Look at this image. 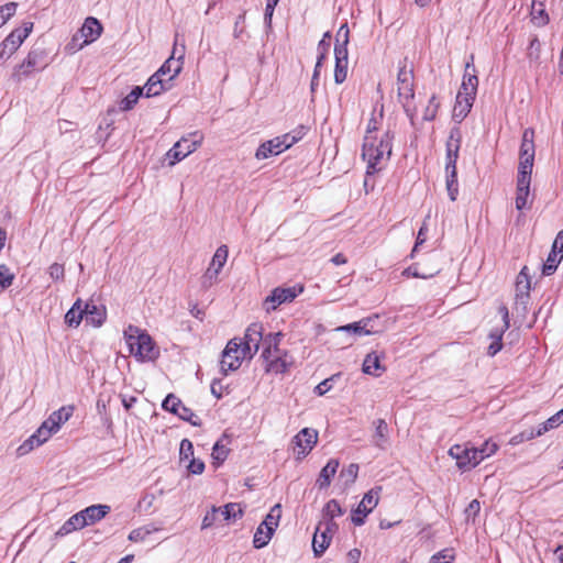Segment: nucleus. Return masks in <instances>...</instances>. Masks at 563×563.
Returning a JSON list of instances; mask_svg holds the SVG:
<instances>
[{"label":"nucleus","mask_w":563,"mask_h":563,"mask_svg":"<svg viewBox=\"0 0 563 563\" xmlns=\"http://www.w3.org/2000/svg\"><path fill=\"white\" fill-rule=\"evenodd\" d=\"M394 133L384 128V107L374 109L366 124L362 158L366 162V174L374 175L380 172L390 159L393 153Z\"/></svg>","instance_id":"nucleus-1"},{"label":"nucleus","mask_w":563,"mask_h":563,"mask_svg":"<svg viewBox=\"0 0 563 563\" xmlns=\"http://www.w3.org/2000/svg\"><path fill=\"white\" fill-rule=\"evenodd\" d=\"M416 77L413 65L407 58L398 64L396 78L397 100L409 118L412 125L419 119V109L415 102Z\"/></svg>","instance_id":"nucleus-2"},{"label":"nucleus","mask_w":563,"mask_h":563,"mask_svg":"<svg viewBox=\"0 0 563 563\" xmlns=\"http://www.w3.org/2000/svg\"><path fill=\"white\" fill-rule=\"evenodd\" d=\"M282 338V332L269 333L264 338L261 356L264 361V369L268 374H285L294 365V358L289 352L279 347Z\"/></svg>","instance_id":"nucleus-3"},{"label":"nucleus","mask_w":563,"mask_h":563,"mask_svg":"<svg viewBox=\"0 0 563 563\" xmlns=\"http://www.w3.org/2000/svg\"><path fill=\"white\" fill-rule=\"evenodd\" d=\"M477 70L474 65V56L471 55L470 62L466 63L462 84L456 96L453 109V118L462 121L470 113L478 88Z\"/></svg>","instance_id":"nucleus-4"},{"label":"nucleus","mask_w":563,"mask_h":563,"mask_svg":"<svg viewBox=\"0 0 563 563\" xmlns=\"http://www.w3.org/2000/svg\"><path fill=\"white\" fill-rule=\"evenodd\" d=\"M461 144V130L459 128L451 129L445 143V178L446 190L452 201H455L459 195L456 162L459 159Z\"/></svg>","instance_id":"nucleus-5"},{"label":"nucleus","mask_w":563,"mask_h":563,"mask_svg":"<svg viewBox=\"0 0 563 563\" xmlns=\"http://www.w3.org/2000/svg\"><path fill=\"white\" fill-rule=\"evenodd\" d=\"M123 335L129 346L130 354L136 360L145 362L154 361L157 357L158 351L155 346V342L145 330H142L136 325L129 324L125 328Z\"/></svg>","instance_id":"nucleus-6"},{"label":"nucleus","mask_w":563,"mask_h":563,"mask_svg":"<svg viewBox=\"0 0 563 563\" xmlns=\"http://www.w3.org/2000/svg\"><path fill=\"white\" fill-rule=\"evenodd\" d=\"M536 144H534V130L527 128L522 132V139L519 150V166L518 175L531 177L534 165Z\"/></svg>","instance_id":"nucleus-7"},{"label":"nucleus","mask_w":563,"mask_h":563,"mask_svg":"<svg viewBox=\"0 0 563 563\" xmlns=\"http://www.w3.org/2000/svg\"><path fill=\"white\" fill-rule=\"evenodd\" d=\"M246 358L251 360L252 357L243 350L241 338H233L227 343L222 352L221 371L225 374L236 371Z\"/></svg>","instance_id":"nucleus-8"},{"label":"nucleus","mask_w":563,"mask_h":563,"mask_svg":"<svg viewBox=\"0 0 563 563\" xmlns=\"http://www.w3.org/2000/svg\"><path fill=\"white\" fill-rule=\"evenodd\" d=\"M449 455L455 460L456 466L463 472L474 468L483 461V455L477 453V448L468 442L452 445Z\"/></svg>","instance_id":"nucleus-9"},{"label":"nucleus","mask_w":563,"mask_h":563,"mask_svg":"<svg viewBox=\"0 0 563 563\" xmlns=\"http://www.w3.org/2000/svg\"><path fill=\"white\" fill-rule=\"evenodd\" d=\"M303 290L305 287L301 284L290 287H276L263 301V308L266 312H272L280 305L294 301Z\"/></svg>","instance_id":"nucleus-10"},{"label":"nucleus","mask_w":563,"mask_h":563,"mask_svg":"<svg viewBox=\"0 0 563 563\" xmlns=\"http://www.w3.org/2000/svg\"><path fill=\"white\" fill-rule=\"evenodd\" d=\"M203 139V134L199 131H195L186 136H183L167 153V156L173 158L170 165L180 162L194 153L202 144Z\"/></svg>","instance_id":"nucleus-11"},{"label":"nucleus","mask_w":563,"mask_h":563,"mask_svg":"<svg viewBox=\"0 0 563 563\" xmlns=\"http://www.w3.org/2000/svg\"><path fill=\"white\" fill-rule=\"evenodd\" d=\"M33 22H23L22 27L14 29L0 44V59L11 57L33 31Z\"/></svg>","instance_id":"nucleus-12"},{"label":"nucleus","mask_w":563,"mask_h":563,"mask_svg":"<svg viewBox=\"0 0 563 563\" xmlns=\"http://www.w3.org/2000/svg\"><path fill=\"white\" fill-rule=\"evenodd\" d=\"M318 431L312 428L301 429L291 440V451L296 460L305 459L318 443Z\"/></svg>","instance_id":"nucleus-13"},{"label":"nucleus","mask_w":563,"mask_h":563,"mask_svg":"<svg viewBox=\"0 0 563 563\" xmlns=\"http://www.w3.org/2000/svg\"><path fill=\"white\" fill-rule=\"evenodd\" d=\"M339 526L336 522L320 521L312 538V550L316 558H320L329 548Z\"/></svg>","instance_id":"nucleus-14"},{"label":"nucleus","mask_w":563,"mask_h":563,"mask_svg":"<svg viewBox=\"0 0 563 563\" xmlns=\"http://www.w3.org/2000/svg\"><path fill=\"white\" fill-rule=\"evenodd\" d=\"M228 256L229 250L227 245H221L216 250L207 271L201 277L202 287L209 288L217 283L218 275L225 265Z\"/></svg>","instance_id":"nucleus-15"},{"label":"nucleus","mask_w":563,"mask_h":563,"mask_svg":"<svg viewBox=\"0 0 563 563\" xmlns=\"http://www.w3.org/2000/svg\"><path fill=\"white\" fill-rule=\"evenodd\" d=\"M162 407L164 410L169 411L180 419L190 422L192 426H199V417L188 407H186L181 400L174 394H168L164 399Z\"/></svg>","instance_id":"nucleus-16"},{"label":"nucleus","mask_w":563,"mask_h":563,"mask_svg":"<svg viewBox=\"0 0 563 563\" xmlns=\"http://www.w3.org/2000/svg\"><path fill=\"white\" fill-rule=\"evenodd\" d=\"M343 29H345L344 42L342 44H336L334 47V55H335L334 81L336 84L344 82L347 77L349 59H347L346 44H347L349 29L346 27V25L341 26L339 34L341 33V31Z\"/></svg>","instance_id":"nucleus-17"},{"label":"nucleus","mask_w":563,"mask_h":563,"mask_svg":"<svg viewBox=\"0 0 563 563\" xmlns=\"http://www.w3.org/2000/svg\"><path fill=\"white\" fill-rule=\"evenodd\" d=\"M382 487H376L368 490L362 498L358 504L354 515L352 516V521L355 526H362L364 523V519L369 515L373 509L377 506L379 500V493Z\"/></svg>","instance_id":"nucleus-18"},{"label":"nucleus","mask_w":563,"mask_h":563,"mask_svg":"<svg viewBox=\"0 0 563 563\" xmlns=\"http://www.w3.org/2000/svg\"><path fill=\"white\" fill-rule=\"evenodd\" d=\"M530 290H531V276L529 274V269L527 266H523L519 274L517 275L515 283V301L516 306L521 305L523 309L530 299Z\"/></svg>","instance_id":"nucleus-19"},{"label":"nucleus","mask_w":563,"mask_h":563,"mask_svg":"<svg viewBox=\"0 0 563 563\" xmlns=\"http://www.w3.org/2000/svg\"><path fill=\"white\" fill-rule=\"evenodd\" d=\"M241 340L243 350L253 357L260 349L261 341L264 342L263 325L257 322L250 324Z\"/></svg>","instance_id":"nucleus-20"},{"label":"nucleus","mask_w":563,"mask_h":563,"mask_svg":"<svg viewBox=\"0 0 563 563\" xmlns=\"http://www.w3.org/2000/svg\"><path fill=\"white\" fill-rule=\"evenodd\" d=\"M55 432L43 422L41 427L33 433L26 441H24L19 448L18 452L20 455L27 454L34 448L45 443Z\"/></svg>","instance_id":"nucleus-21"},{"label":"nucleus","mask_w":563,"mask_h":563,"mask_svg":"<svg viewBox=\"0 0 563 563\" xmlns=\"http://www.w3.org/2000/svg\"><path fill=\"white\" fill-rule=\"evenodd\" d=\"M38 62V53L35 51L29 52L26 57L21 64L16 65L12 71V79L15 82H21L25 78L30 77L36 69Z\"/></svg>","instance_id":"nucleus-22"},{"label":"nucleus","mask_w":563,"mask_h":563,"mask_svg":"<svg viewBox=\"0 0 563 563\" xmlns=\"http://www.w3.org/2000/svg\"><path fill=\"white\" fill-rule=\"evenodd\" d=\"M103 26L98 19L93 16L87 18L79 30V35L84 38L79 47L81 48L84 45H88L97 41L101 36Z\"/></svg>","instance_id":"nucleus-23"},{"label":"nucleus","mask_w":563,"mask_h":563,"mask_svg":"<svg viewBox=\"0 0 563 563\" xmlns=\"http://www.w3.org/2000/svg\"><path fill=\"white\" fill-rule=\"evenodd\" d=\"M84 320L93 328L100 327L106 318L107 311L103 306H97L92 301L84 303Z\"/></svg>","instance_id":"nucleus-24"},{"label":"nucleus","mask_w":563,"mask_h":563,"mask_svg":"<svg viewBox=\"0 0 563 563\" xmlns=\"http://www.w3.org/2000/svg\"><path fill=\"white\" fill-rule=\"evenodd\" d=\"M74 410V406H63L58 410L53 411L44 422L56 433L62 424L69 420Z\"/></svg>","instance_id":"nucleus-25"},{"label":"nucleus","mask_w":563,"mask_h":563,"mask_svg":"<svg viewBox=\"0 0 563 563\" xmlns=\"http://www.w3.org/2000/svg\"><path fill=\"white\" fill-rule=\"evenodd\" d=\"M284 152L279 139L276 136L272 140L263 142L255 152V158L258 161L279 155Z\"/></svg>","instance_id":"nucleus-26"},{"label":"nucleus","mask_w":563,"mask_h":563,"mask_svg":"<svg viewBox=\"0 0 563 563\" xmlns=\"http://www.w3.org/2000/svg\"><path fill=\"white\" fill-rule=\"evenodd\" d=\"M531 177L517 176L516 208L522 210L527 207L530 195Z\"/></svg>","instance_id":"nucleus-27"},{"label":"nucleus","mask_w":563,"mask_h":563,"mask_svg":"<svg viewBox=\"0 0 563 563\" xmlns=\"http://www.w3.org/2000/svg\"><path fill=\"white\" fill-rule=\"evenodd\" d=\"M170 81L172 80H169V78L164 80L159 74L154 73L143 87L145 90V96L151 98L161 95L164 90L167 89V84Z\"/></svg>","instance_id":"nucleus-28"},{"label":"nucleus","mask_w":563,"mask_h":563,"mask_svg":"<svg viewBox=\"0 0 563 563\" xmlns=\"http://www.w3.org/2000/svg\"><path fill=\"white\" fill-rule=\"evenodd\" d=\"M231 439L229 435L223 434L213 445L211 456L213 463L217 465L222 464L230 454Z\"/></svg>","instance_id":"nucleus-29"},{"label":"nucleus","mask_w":563,"mask_h":563,"mask_svg":"<svg viewBox=\"0 0 563 563\" xmlns=\"http://www.w3.org/2000/svg\"><path fill=\"white\" fill-rule=\"evenodd\" d=\"M110 510L111 508L108 505H91L81 510V514L87 519V526H91L102 520Z\"/></svg>","instance_id":"nucleus-30"},{"label":"nucleus","mask_w":563,"mask_h":563,"mask_svg":"<svg viewBox=\"0 0 563 563\" xmlns=\"http://www.w3.org/2000/svg\"><path fill=\"white\" fill-rule=\"evenodd\" d=\"M87 527V519H85L84 514L81 511L73 515L68 520H66L63 526L57 531L58 536H66L76 530H80Z\"/></svg>","instance_id":"nucleus-31"},{"label":"nucleus","mask_w":563,"mask_h":563,"mask_svg":"<svg viewBox=\"0 0 563 563\" xmlns=\"http://www.w3.org/2000/svg\"><path fill=\"white\" fill-rule=\"evenodd\" d=\"M385 366L380 364L379 356L375 353H368L363 362V372L367 375L379 377L385 372Z\"/></svg>","instance_id":"nucleus-32"},{"label":"nucleus","mask_w":563,"mask_h":563,"mask_svg":"<svg viewBox=\"0 0 563 563\" xmlns=\"http://www.w3.org/2000/svg\"><path fill=\"white\" fill-rule=\"evenodd\" d=\"M440 107L441 102L439 97L437 93H432L428 99L427 104L419 110V117L422 121H433L438 115Z\"/></svg>","instance_id":"nucleus-33"},{"label":"nucleus","mask_w":563,"mask_h":563,"mask_svg":"<svg viewBox=\"0 0 563 563\" xmlns=\"http://www.w3.org/2000/svg\"><path fill=\"white\" fill-rule=\"evenodd\" d=\"M340 463L335 459L329 460L325 466L321 470L317 484L319 488H325L330 485L332 477L335 475Z\"/></svg>","instance_id":"nucleus-34"},{"label":"nucleus","mask_w":563,"mask_h":563,"mask_svg":"<svg viewBox=\"0 0 563 563\" xmlns=\"http://www.w3.org/2000/svg\"><path fill=\"white\" fill-rule=\"evenodd\" d=\"M84 303L78 299L65 314V322L69 327L77 328L84 320Z\"/></svg>","instance_id":"nucleus-35"},{"label":"nucleus","mask_w":563,"mask_h":563,"mask_svg":"<svg viewBox=\"0 0 563 563\" xmlns=\"http://www.w3.org/2000/svg\"><path fill=\"white\" fill-rule=\"evenodd\" d=\"M169 57L176 60L173 75L169 77V80H173L181 71L185 57V44H181L180 47L178 46V35L175 37L173 52Z\"/></svg>","instance_id":"nucleus-36"},{"label":"nucleus","mask_w":563,"mask_h":563,"mask_svg":"<svg viewBox=\"0 0 563 563\" xmlns=\"http://www.w3.org/2000/svg\"><path fill=\"white\" fill-rule=\"evenodd\" d=\"M220 517H222L223 521L230 522L231 520H236L243 516V508L241 504L238 503H229L225 506L221 507Z\"/></svg>","instance_id":"nucleus-37"},{"label":"nucleus","mask_w":563,"mask_h":563,"mask_svg":"<svg viewBox=\"0 0 563 563\" xmlns=\"http://www.w3.org/2000/svg\"><path fill=\"white\" fill-rule=\"evenodd\" d=\"M344 514L340 503L336 499L329 500L322 510L323 520L322 521H331L335 522L334 518L341 517Z\"/></svg>","instance_id":"nucleus-38"},{"label":"nucleus","mask_w":563,"mask_h":563,"mask_svg":"<svg viewBox=\"0 0 563 563\" xmlns=\"http://www.w3.org/2000/svg\"><path fill=\"white\" fill-rule=\"evenodd\" d=\"M282 517V508L280 505L277 504L271 508L269 512L265 517L262 522L269 532L274 533L275 529L278 527L279 520Z\"/></svg>","instance_id":"nucleus-39"},{"label":"nucleus","mask_w":563,"mask_h":563,"mask_svg":"<svg viewBox=\"0 0 563 563\" xmlns=\"http://www.w3.org/2000/svg\"><path fill=\"white\" fill-rule=\"evenodd\" d=\"M563 260V254L558 253L555 250H551L545 263L543 264L542 273L543 275H552L556 268L560 262Z\"/></svg>","instance_id":"nucleus-40"},{"label":"nucleus","mask_w":563,"mask_h":563,"mask_svg":"<svg viewBox=\"0 0 563 563\" xmlns=\"http://www.w3.org/2000/svg\"><path fill=\"white\" fill-rule=\"evenodd\" d=\"M143 90L144 89L139 86L134 87L130 91V93L120 102L121 110L129 111L133 109V107L137 103L140 97L143 95Z\"/></svg>","instance_id":"nucleus-41"},{"label":"nucleus","mask_w":563,"mask_h":563,"mask_svg":"<svg viewBox=\"0 0 563 563\" xmlns=\"http://www.w3.org/2000/svg\"><path fill=\"white\" fill-rule=\"evenodd\" d=\"M505 331L506 330L500 328V329L494 330L490 333L489 336L492 339V342L487 347V354L489 356L496 355L503 349V335H504Z\"/></svg>","instance_id":"nucleus-42"},{"label":"nucleus","mask_w":563,"mask_h":563,"mask_svg":"<svg viewBox=\"0 0 563 563\" xmlns=\"http://www.w3.org/2000/svg\"><path fill=\"white\" fill-rule=\"evenodd\" d=\"M563 423V408L539 424V433H547Z\"/></svg>","instance_id":"nucleus-43"},{"label":"nucleus","mask_w":563,"mask_h":563,"mask_svg":"<svg viewBox=\"0 0 563 563\" xmlns=\"http://www.w3.org/2000/svg\"><path fill=\"white\" fill-rule=\"evenodd\" d=\"M273 533L265 529L264 525L261 523L254 534L253 543L256 549L265 547L272 539Z\"/></svg>","instance_id":"nucleus-44"},{"label":"nucleus","mask_w":563,"mask_h":563,"mask_svg":"<svg viewBox=\"0 0 563 563\" xmlns=\"http://www.w3.org/2000/svg\"><path fill=\"white\" fill-rule=\"evenodd\" d=\"M157 528H150V527H140L136 529H133L130 533L128 539L131 542H143L147 539L148 536H151L153 532L157 531Z\"/></svg>","instance_id":"nucleus-45"},{"label":"nucleus","mask_w":563,"mask_h":563,"mask_svg":"<svg viewBox=\"0 0 563 563\" xmlns=\"http://www.w3.org/2000/svg\"><path fill=\"white\" fill-rule=\"evenodd\" d=\"M303 136V133L301 131H294L291 133H285L283 135L277 136L279 139L280 145L284 150H288L294 144H296L298 141H300Z\"/></svg>","instance_id":"nucleus-46"},{"label":"nucleus","mask_w":563,"mask_h":563,"mask_svg":"<svg viewBox=\"0 0 563 563\" xmlns=\"http://www.w3.org/2000/svg\"><path fill=\"white\" fill-rule=\"evenodd\" d=\"M368 321L369 320H361L358 322L342 325L338 330L353 332L357 335L371 334V331L366 329Z\"/></svg>","instance_id":"nucleus-47"},{"label":"nucleus","mask_w":563,"mask_h":563,"mask_svg":"<svg viewBox=\"0 0 563 563\" xmlns=\"http://www.w3.org/2000/svg\"><path fill=\"white\" fill-rule=\"evenodd\" d=\"M18 7V2H8L3 5H0V27L3 26L16 13Z\"/></svg>","instance_id":"nucleus-48"},{"label":"nucleus","mask_w":563,"mask_h":563,"mask_svg":"<svg viewBox=\"0 0 563 563\" xmlns=\"http://www.w3.org/2000/svg\"><path fill=\"white\" fill-rule=\"evenodd\" d=\"M455 553L453 549H444L431 556L430 563H453Z\"/></svg>","instance_id":"nucleus-49"},{"label":"nucleus","mask_w":563,"mask_h":563,"mask_svg":"<svg viewBox=\"0 0 563 563\" xmlns=\"http://www.w3.org/2000/svg\"><path fill=\"white\" fill-rule=\"evenodd\" d=\"M388 426L384 419H378L375 427V437L377 445L382 446L387 441Z\"/></svg>","instance_id":"nucleus-50"},{"label":"nucleus","mask_w":563,"mask_h":563,"mask_svg":"<svg viewBox=\"0 0 563 563\" xmlns=\"http://www.w3.org/2000/svg\"><path fill=\"white\" fill-rule=\"evenodd\" d=\"M220 510H221V507H212L210 511H208L206 514V516L203 517V520H202V525H201V528L202 529H207V528H210L212 527L213 525H216L218 521H219V517H220Z\"/></svg>","instance_id":"nucleus-51"},{"label":"nucleus","mask_w":563,"mask_h":563,"mask_svg":"<svg viewBox=\"0 0 563 563\" xmlns=\"http://www.w3.org/2000/svg\"><path fill=\"white\" fill-rule=\"evenodd\" d=\"M179 456L181 461L194 457V445L190 440L184 439L180 442Z\"/></svg>","instance_id":"nucleus-52"},{"label":"nucleus","mask_w":563,"mask_h":563,"mask_svg":"<svg viewBox=\"0 0 563 563\" xmlns=\"http://www.w3.org/2000/svg\"><path fill=\"white\" fill-rule=\"evenodd\" d=\"M540 51H541L540 42H539L538 37L534 36L530 41V44L528 47V53H527L528 58L532 62H538L540 58Z\"/></svg>","instance_id":"nucleus-53"},{"label":"nucleus","mask_w":563,"mask_h":563,"mask_svg":"<svg viewBox=\"0 0 563 563\" xmlns=\"http://www.w3.org/2000/svg\"><path fill=\"white\" fill-rule=\"evenodd\" d=\"M13 274H11L10 268L5 265H0V287L8 288L12 285Z\"/></svg>","instance_id":"nucleus-54"},{"label":"nucleus","mask_w":563,"mask_h":563,"mask_svg":"<svg viewBox=\"0 0 563 563\" xmlns=\"http://www.w3.org/2000/svg\"><path fill=\"white\" fill-rule=\"evenodd\" d=\"M401 274L405 277H413V278L428 279V278L433 277L437 274V272L428 273V274L427 273H420L418 271L417 266H409L406 269H404Z\"/></svg>","instance_id":"nucleus-55"},{"label":"nucleus","mask_w":563,"mask_h":563,"mask_svg":"<svg viewBox=\"0 0 563 563\" xmlns=\"http://www.w3.org/2000/svg\"><path fill=\"white\" fill-rule=\"evenodd\" d=\"M498 450V445L495 442H492L489 440L485 441L483 445L477 449V453L483 455V460L486 457H489L490 455L495 454Z\"/></svg>","instance_id":"nucleus-56"},{"label":"nucleus","mask_w":563,"mask_h":563,"mask_svg":"<svg viewBox=\"0 0 563 563\" xmlns=\"http://www.w3.org/2000/svg\"><path fill=\"white\" fill-rule=\"evenodd\" d=\"M49 276L54 280H62L65 276L64 265L58 263H53L48 268Z\"/></svg>","instance_id":"nucleus-57"},{"label":"nucleus","mask_w":563,"mask_h":563,"mask_svg":"<svg viewBox=\"0 0 563 563\" xmlns=\"http://www.w3.org/2000/svg\"><path fill=\"white\" fill-rule=\"evenodd\" d=\"M189 461V464L187 466L189 473L191 474H195V475H199V474H202L203 471H205V463L200 460H196L194 457H191Z\"/></svg>","instance_id":"nucleus-58"},{"label":"nucleus","mask_w":563,"mask_h":563,"mask_svg":"<svg viewBox=\"0 0 563 563\" xmlns=\"http://www.w3.org/2000/svg\"><path fill=\"white\" fill-rule=\"evenodd\" d=\"M175 63L176 60L169 57L167 60H165V63L158 68L156 73L159 74L162 77L165 75H169L170 77L173 75Z\"/></svg>","instance_id":"nucleus-59"},{"label":"nucleus","mask_w":563,"mask_h":563,"mask_svg":"<svg viewBox=\"0 0 563 563\" xmlns=\"http://www.w3.org/2000/svg\"><path fill=\"white\" fill-rule=\"evenodd\" d=\"M427 231H428L427 224H426V222H423L421 228L418 231L416 244H415L412 252H415L420 245H422L426 242Z\"/></svg>","instance_id":"nucleus-60"},{"label":"nucleus","mask_w":563,"mask_h":563,"mask_svg":"<svg viewBox=\"0 0 563 563\" xmlns=\"http://www.w3.org/2000/svg\"><path fill=\"white\" fill-rule=\"evenodd\" d=\"M358 465L350 464L345 470L342 471L341 475L346 476L351 482H354L357 477Z\"/></svg>","instance_id":"nucleus-61"},{"label":"nucleus","mask_w":563,"mask_h":563,"mask_svg":"<svg viewBox=\"0 0 563 563\" xmlns=\"http://www.w3.org/2000/svg\"><path fill=\"white\" fill-rule=\"evenodd\" d=\"M498 312L500 313V316L503 318V327H501V329L508 330V328L510 325L508 308L505 305H501L498 308Z\"/></svg>","instance_id":"nucleus-62"},{"label":"nucleus","mask_w":563,"mask_h":563,"mask_svg":"<svg viewBox=\"0 0 563 563\" xmlns=\"http://www.w3.org/2000/svg\"><path fill=\"white\" fill-rule=\"evenodd\" d=\"M361 550L358 549H352L346 554V563H358L361 559Z\"/></svg>","instance_id":"nucleus-63"},{"label":"nucleus","mask_w":563,"mask_h":563,"mask_svg":"<svg viewBox=\"0 0 563 563\" xmlns=\"http://www.w3.org/2000/svg\"><path fill=\"white\" fill-rule=\"evenodd\" d=\"M552 249L563 254V229L556 234Z\"/></svg>","instance_id":"nucleus-64"}]
</instances>
